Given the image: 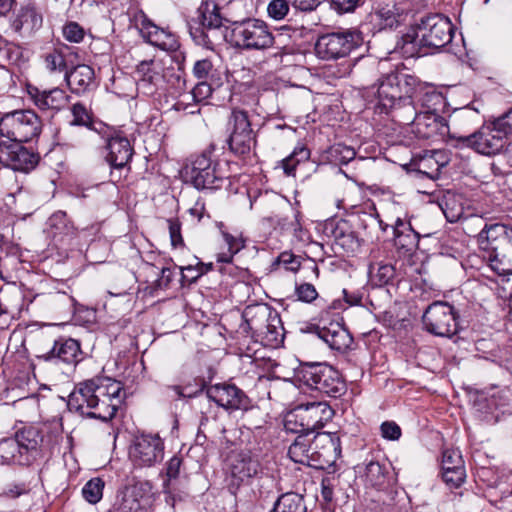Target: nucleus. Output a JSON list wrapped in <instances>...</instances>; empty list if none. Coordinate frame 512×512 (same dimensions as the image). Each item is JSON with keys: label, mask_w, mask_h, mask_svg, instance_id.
<instances>
[{"label": "nucleus", "mask_w": 512, "mask_h": 512, "mask_svg": "<svg viewBox=\"0 0 512 512\" xmlns=\"http://www.w3.org/2000/svg\"><path fill=\"white\" fill-rule=\"evenodd\" d=\"M478 114L469 107L456 109L450 116L454 131L452 139L456 148H471L479 154L496 155L505 148V153L512 152V142L506 145V139L512 134V125L508 120V112L494 121L481 126L477 131L470 133L471 127L476 123Z\"/></svg>", "instance_id": "nucleus-1"}, {"label": "nucleus", "mask_w": 512, "mask_h": 512, "mask_svg": "<svg viewBox=\"0 0 512 512\" xmlns=\"http://www.w3.org/2000/svg\"><path fill=\"white\" fill-rule=\"evenodd\" d=\"M422 90L417 77L396 72L384 76L377 87L372 86L368 89L367 94L377 97V113L389 115L392 121L399 125H410L415 121L417 114L415 98Z\"/></svg>", "instance_id": "nucleus-2"}, {"label": "nucleus", "mask_w": 512, "mask_h": 512, "mask_svg": "<svg viewBox=\"0 0 512 512\" xmlns=\"http://www.w3.org/2000/svg\"><path fill=\"white\" fill-rule=\"evenodd\" d=\"M123 394L119 381L96 377L79 383L70 393L67 406L70 411L107 422L116 415Z\"/></svg>", "instance_id": "nucleus-3"}, {"label": "nucleus", "mask_w": 512, "mask_h": 512, "mask_svg": "<svg viewBox=\"0 0 512 512\" xmlns=\"http://www.w3.org/2000/svg\"><path fill=\"white\" fill-rule=\"evenodd\" d=\"M463 229L475 235L479 248L487 254L489 266L499 275L512 274V226L488 222L480 215L463 218Z\"/></svg>", "instance_id": "nucleus-4"}, {"label": "nucleus", "mask_w": 512, "mask_h": 512, "mask_svg": "<svg viewBox=\"0 0 512 512\" xmlns=\"http://www.w3.org/2000/svg\"><path fill=\"white\" fill-rule=\"evenodd\" d=\"M454 26L441 14H430L421 18L397 42V48L405 57L427 54L425 49H440L452 41Z\"/></svg>", "instance_id": "nucleus-5"}, {"label": "nucleus", "mask_w": 512, "mask_h": 512, "mask_svg": "<svg viewBox=\"0 0 512 512\" xmlns=\"http://www.w3.org/2000/svg\"><path fill=\"white\" fill-rule=\"evenodd\" d=\"M224 38L235 48L245 51H266L277 48L286 54V46H280L268 24L258 18L234 21L226 28Z\"/></svg>", "instance_id": "nucleus-6"}, {"label": "nucleus", "mask_w": 512, "mask_h": 512, "mask_svg": "<svg viewBox=\"0 0 512 512\" xmlns=\"http://www.w3.org/2000/svg\"><path fill=\"white\" fill-rule=\"evenodd\" d=\"M184 177L196 189H220L230 177L229 164L204 151L184 167Z\"/></svg>", "instance_id": "nucleus-7"}, {"label": "nucleus", "mask_w": 512, "mask_h": 512, "mask_svg": "<svg viewBox=\"0 0 512 512\" xmlns=\"http://www.w3.org/2000/svg\"><path fill=\"white\" fill-rule=\"evenodd\" d=\"M296 379L308 388L338 398L346 391L340 373L326 363H301L295 371Z\"/></svg>", "instance_id": "nucleus-8"}, {"label": "nucleus", "mask_w": 512, "mask_h": 512, "mask_svg": "<svg viewBox=\"0 0 512 512\" xmlns=\"http://www.w3.org/2000/svg\"><path fill=\"white\" fill-rule=\"evenodd\" d=\"M42 130V121L31 109L15 110L0 119V135L8 140L29 142L38 137Z\"/></svg>", "instance_id": "nucleus-9"}, {"label": "nucleus", "mask_w": 512, "mask_h": 512, "mask_svg": "<svg viewBox=\"0 0 512 512\" xmlns=\"http://www.w3.org/2000/svg\"><path fill=\"white\" fill-rule=\"evenodd\" d=\"M362 41L361 33L357 30L326 33L318 37L315 52L322 60H338L347 57Z\"/></svg>", "instance_id": "nucleus-10"}, {"label": "nucleus", "mask_w": 512, "mask_h": 512, "mask_svg": "<svg viewBox=\"0 0 512 512\" xmlns=\"http://www.w3.org/2000/svg\"><path fill=\"white\" fill-rule=\"evenodd\" d=\"M334 415L333 409L326 402H310L298 406L289 417L294 418L299 428H291V419L287 420V428L298 433H313L323 428Z\"/></svg>", "instance_id": "nucleus-11"}, {"label": "nucleus", "mask_w": 512, "mask_h": 512, "mask_svg": "<svg viewBox=\"0 0 512 512\" xmlns=\"http://www.w3.org/2000/svg\"><path fill=\"white\" fill-rule=\"evenodd\" d=\"M425 329L439 337H452L458 331L457 314L447 302L436 301L430 304L423 314Z\"/></svg>", "instance_id": "nucleus-12"}, {"label": "nucleus", "mask_w": 512, "mask_h": 512, "mask_svg": "<svg viewBox=\"0 0 512 512\" xmlns=\"http://www.w3.org/2000/svg\"><path fill=\"white\" fill-rule=\"evenodd\" d=\"M229 132L228 145L235 155L243 156L250 153L255 135L251 128L248 113L235 108L231 111L227 122Z\"/></svg>", "instance_id": "nucleus-13"}, {"label": "nucleus", "mask_w": 512, "mask_h": 512, "mask_svg": "<svg viewBox=\"0 0 512 512\" xmlns=\"http://www.w3.org/2000/svg\"><path fill=\"white\" fill-rule=\"evenodd\" d=\"M163 457L164 442L157 434H140L133 439L129 448V459L137 468L153 467Z\"/></svg>", "instance_id": "nucleus-14"}, {"label": "nucleus", "mask_w": 512, "mask_h": 512, "mask_svg": "<svg viewBox=\"0 0 512 512\" xmlns=\"http://www.w3.org/2000/svg\"><path fill=\"white\" fill-rule=\"evenodd\" d=\"M106 162L111 167L110 177L113 183L122 179V171H130V162L134 154L129 139L121 134H115L108 138L106 143Z\"/></svg>", "instance_id": "nucleus-15"}, {"label": "nucleus", "mask_w": 512, "mask_h": 512, "mask_svg": "<svg viewBox=\"0 0 512 512\" xmlns=\"http://www.w3.org/2000/svg\"><path fill=\"white\" fill-rule=\"evenodd\" d=\"M16 140L0 141V164L15 171L27 172L38 163V156Z\"/></svg>", "instance_id": "nucleus-16"}, {"label": "nucleus", "mask_w": 512, "mask_h": 512, "mask_svg": "<svg viewBox=\"0 0 512 512\" xmlns=\"http://www.w3.org/2000/svg\"><path fill=\"white\" fill-rule=\"evenodd\" d=\"M136 26L143 39L153 46L165 51H177L180 47L176 34L168 29L157 26L145 15L137 18Z\"/></svg>", "instance_id": "nucleus-17"}, {"label": "nucleus", "mask_w": 512, "mask_h": 512, "mask_svg": "<svg viewBox=\"0 0 512 512\" xmlns=\"http://www.w3.org/2000/svg\"><path fill=\"white\" fill-rule=\"evenodd\" d=\"M261 465L250 451L232 453L228 458V472L233 485L240 486L257 476Z\"/></svg>", "instance_id": "nucleus-18"}, {"label": "nucleus", "mask_w": 512, "mask_h": 512, "mask_svg": "<svg viewBox=\"0 0 512 512\" xmlns=\"http://www.w3.org/2000/svg\"><path fill=\"white\" fill-rule=\"evenodd\" d=\"M207 397L218 406L232 410H247L250 400L246 394L234 384L218 383L206 390Z\"/></svg>", "instance_id": "nucleus-19"}, {"label": "nucleus", "mask_w": 512, "mask_h": 512, "mask_svg": "<svg viewBox=\"0 0 512 512\" xmlns=\"http://www.w3.org/2000/svg\"><path fill=\"white\" fill-rule=\"evenodd\" d=\"M410 125H415L419 133L425 138H431L435 133L441 136H447V143L453 146L455 140L452 139V134L455 131L451 122H445V119L437 116L435 113L429 111L423 114L417 111L416 119ZM458 131V129H456Z\"/></svg>", "instance_id": "nucleus-20"}, {"label": "nucleus", "mask_w": 512, "mask_h": 512, "mask_svg": "<svg viewBox=\"0 0 512 512\" xmlns=\"http://www.w3.org/2000/svg\"><path fill=\"white\" fill-rule=\"evenodd\" d=\"M27 93L33 104L40 110L60 111L70 102V95L63 89L53 88L50 90H40L36 86L28 85Z\"/></svg>", "instance_id": "nucleus-21"}, {"label": "nucleus", "mask_w": 512, "mask_h": 512, "mask_svg": "<svg viewBox=\"0 0 512 512\" xmlns=\"http://www.w3.org/2000/svg\"><path fill=\"white\" fill-rule=\"evenodd\" d=\"M315 450L313 453V462L318 465H312L313 468L323 469L325 465L334 462L340 453L339 438L330 433H318L314 436Z\"/></svg>", "instance_id": "nucleus-22"}, {"label": "nucleus", "mask_w": 512, "mask_h": 512, "mask_svg": "<svg viewBox=\"0 0 512 512\" xmlns=\"http://www.w3.org/2000/svg\"><path fill=\"white\" fill-rule=\"evenodd\" d=\"M65 80L72 93L82 95L94 88L95 72L89 65L78 64L66 70Z\"/></svg>", "instance_id": "nucleus-23"}, {"label": "nucleus", "mask_w": 512, "mask_h": 512, "mask_svg": "<svg viewBox=\"0 0 512 512\" xmlns=\"http://www.w3.org/2000/svg\"><path fill=\"white\" fill-rule=\"evenodd\" d=\"M34 301L47 311L60 315H69L74 312L75 300L64 291H50L37 294Z\"/></svg>", "instance_id": "nucleus-24"}, {"label": "nucleus", "mask_w": 512, "mask_h": 512, "mask_svg": "<svg viewBox=\"0 0 512 512\" xmlns=\"http://www.w3.org/2000/svg\"><path fill=\"white\" fill-rule=\"evenodd\" d=\"M259 318L265 321V331L262 327L258 326L255 319L246 320L251 330L260 331L265 335V338L269 342L278 343L283 339V326L279 315L275 312H271L266 308H261L259 311Z\"/></svg>", "instance_id": "nucleus-25"}, {"label": "nucleus", "mask_w": 512, "mask_h": 512, "mask_svg": "<svg viewBox=\"0 0 512 512\" xmlns=\"http://www.w3.org/2000/svg\"><path fill=\"white\" fill-rule=\"evenodd\" d=\"M80 343L72 338L59 339L52 349L44 356L45 360L57 358L60 361L76 365L81 360Z\"/></svg>", "instance_id": "nucleus-26"}, {"label": "nucleus", "mask_w": 512, "mask_h": 512, "mask_svg": "<svg viewBox=\"0 0 512 512\" xmlns=\"http://www.w3.org/2000/svg\"><path fill=\"white\" fill-rule=\"evenodd\" d=\"M315 450L314 438H309L308 433H300L290 445L288 455L295 463L307 465H318L313 462V451Z\"/></svg>", "instance_id": "nucleus-27"}, {"label": "nucleus", "mask_w": 512, "mask_h": 512, "mask_svg": "<svg viewBox=\"0 0 512 512\" xmlns=\"http://www.w3.org/2000/svg\"><path fill=\"white\" fill-rule=\"evenodd\" d=\"M42 25V15L32 5L22 7L12 22L17 33L31 34Z\"/></svg>", "instance_id": "nucleus-28"}, {"label": "nucleus", "mask_w": 512, "mask_h": 512, "mask_svg": "<svg viewBox=\"0 0 512 512\" xmlns=\"http://www.w3.org/2000/svg\"><path fill=\"white\" fill-rule=\"evenodd\" d=\"M219 10L216 4H202L197 10L198 18L196 23L220 38L223 34L221 32L222 17Z\"/></svg>", "instance_id": "nucleus-29"}, {"label": "nucleus", "mask_w": 512, "mask_h": 512, "mask_svg": "<svg viewBox=\"0 0 512 512\" xmlns=\"http://www.w3.org/2000/svg\"><path fill=\"white\" fill-rule=\"evenodd\" d=\"M420 235L413 230L411 225H406L400 218L394 226V244L398 249L411 252L418 247Z\"/></svg>", "instance_id": "nucleus-30"}, {"label": "nucleus", "mask_w": 512, "mask_h": 512, "mask_svg": "<svg viewBox=\"0 0 512 512\" xmlns=\"http://www.w3.org/2000/svg\"><path fill=\"white\" fill-rule=\"evenodd\" d=\"M318 336L321 338L331 349L342 351L349 347L351 338L347 330L340 325H331L330 327H323L318 330Z\"/></svg>", "instance_id": "nucleus-31"}, {"label": "nucleus", "mask_w": 512, "mask_h": 512, "mask_svg": "<svg viewBox=\"0 0 512 512\" xmlns=\"http://www.w3.org/2000/svg\"><path fill=\"white\" fill-rule=\"evenodd\" d=\"M271 512H307L302 495L294 492L282 494Z\"/></svg>", "instance_id": "nucleus-32"}, {"label": "nucleus", "mask_w": 512, "mask_h": 512, "mask_svg": "<svg viewBox=\"0 0 512 512\" xmlns=\"http://www.w3.org/2000/svg\"><path fill=\"white\" fill-rule=\"evenodd\" d=\"M25 451L15 438H7L0 441V457L4 463L22 464Z\"/></svg>", "instance_id": "nucleus-33"}, {"label": "nucleus", "mask_w": 512, "mask_h": 512, "mask_svg": "<svg viewBox=\"0 0 512 512\" xmlns=\"http://www.w3.org/2000/svg\"><path fill=\"white\" fill-rule=\"evenodd\" d=\"M371 281L378 286L389 284L395 277V268L392 264L377 262L369 265Z\"/></svg>", "instance_id": "nucleus-34"}, {"label": "nucleus", "mask_w": 512, "mask_h": 512, "mask_svg": "<svg viewBox=\"0 0 512 512\" xmlns=\"http://www.w3.org/2000/svg\"><path fill=\"white\" fill-rule=\"evenodd\" d=\"M388 470L386 465L378 461H369L365 468L366 482L375 488L383 487L387 482Z\"/></svg>", "instance_id": "nucleus-35"}, {"label": "nucleus", "mask_w": 512, "mask_h": 512, "mask_svg": "<svg viewBox=\"0 0 512 512\" xmlns=\"http://www.w3.org/2000/svg\"><path fill=\"white\" fill-rule=\"evenodd\" d=\"M69 51L68 47H61L59 49H54L52 52L47 53L44 57L45 67L51 72H65L69 69L67 62V52Z\"/></svg>", "instance_id": "nucleus-36"}, {"label": "nucleus", "mask_w": 512, "mask_h": 512, "mask_svg": "<svg viewBox=\"0 0 512 512\" xmlns=\"http://www.w3.org/2000/svg\"><path fill=\"white\" fill-rule=\"evenodd\" d=\"M14 438L23 448L25 453L29 450H35L43 440L40 431L33 426L22 428L16 433Z\"/></svg>", "instance_id": "nucleus-37"}, {"label": "nucleus", "mask_w": 512, "mask_h": 512, "mask_svg": "<svg viewBox=\"0 0 512 512\" xmlns=\"http://www.w3.org/2000/svg\"><path fill=\"white\" fill-rule=\"evenodd\" d=\"M310 150L304 144L297 145L293 152L282 160L284 173L288 176L293 175L298 164L308 161Z\"/></svg>", "instance_id": "nucleus-38"}, {"label": "nucleus", "mask_w": 512, "mask_h": 512, "mask_svg": "<svg viewBox=\"0 0 512 512\" xmlns=\"http://www.w3.org/2000/svg\"><path fill=\"white\" fill-rule=\"evenodd\" d=\"M407 9L399 7L397 5H386L381 7L377 14L382 20L384 28L397 27L403 20Z\"/></svg>", "instance_id": "nucleus-39"}, {"label": "nucleus", "mask_w": 512, "mask_h": 512, "mask_svg": "<svg viewBox=\"0 0 512 512\" xmlns=\"http://www.w3.org/2000/svg\"><path fill=\"white\" fill-rule=\"evenodd\" d=\"M128 496L134 498L144 508L152 495V484L149 481H136L126 486Z\"/></svg>", "instance_id": "nucleus-40"}, {"label": "nucleus", "mask_w": 512, "mask_h": 512, "mask_svg": "<svg viewBox=\"0 0 512 512\" xmlns=\"http://www.w3.org/2000/svg\"><path fill=\"white\" fill-rule=\"evenodd\" d=\"M223 84L222 79L200 80L192 90L193 99L201 102L211 96L213 91Z\"/></svg>", "instance_id": "nucleus-41"}, {"label": "nucleus", "mask_w": 512, "mask_h": 512, "mask_svg": "<svg viewBox=\"0 0 512 512\" xmlns=\"http://www.w3.org/2000/svg\"><path fill=\"white\" fill-rule=\"evenodd\" d=\"M300 266V257L294 255L292 252L284 251L273 261L271 271H277L283 267L286 271L297 272Z\"/></svg>", "instance_id": "nucleus-42"}, {"label": "nucleus", "mask_w": 512, "mask_h": 512, "mask_svg": "<svg viewBox=\"0 0 512 512\" xmlns=\"http://www.w3.org/2000/svg\"><path fill=\"white\" fill-rule=\"evenodd\" d=\"M192 72L198 80L221 79L220 73L214 69L212 62L209 59L196 61Z\"/></svg>", "instance_id": "nucleus-43"}, {"label": "nucleus", "mask_w": 512, "mask_h": 512, "mask_svg": "<svg viewBox=\"0 0 512 512\" xmlns=\"http://www.w3.org/2000/svg\"><path fill=\"white\" fill-rule=\"evenodd\" d=\"M104 481L100 478H92L82 489V495L91 504L98 503L103 495Z\"/></svg>", "instance_id": "nucleus-44"}, {"label": "nucleus", "mask_w": 512, "mask_h": 512, "mask_svg": "<svg viewBox=\"0 0 512 512\" xmlns=\"http://www.w3.org/2000/svg\"><path fill=\"white\" fill-rule=\"evenodd\" d=\"M71 112L73 115V120L70 123L71 125L85 126L88 128L92 126V116L84 104H74L71 108Z\"/></svg>", "instance_id": "nucleus-45"}, {"label": "nucleus", "mask_w": 512, "mask_h": 512, "mask_svg": "<svg viewBox=\"0 0 512 512\" xmlns=\"http://www.w3.org/2000/svg\"><path fill=\"white\" fill-rule=\"evenodd\" d=\"M189 30L191 37L199 45L211 47L215 44L216 41L219 40V37H217V35L208 32V30L204 29V27L200 25L198 27L190 25Z\"/></svg>", "instance_id": "nucleus-46"}, {"label": "nucleus", "mask_w": 512, "mask_h": 512, "mask_svg": "<svg viewBox=\"0 0 512 512\" xmlns=\"http://www.w3.org/2000/svg\"><path fill=\"white\" fill-rule=\"evenodd\" d=\"M442 478H443L444 482L451 488L460 487L464 483L465 478H466L465 466L464 467L456 466V468H454V469L450 468L448 470H443Z\"/></svg>", "instance_id": "nucleus-47"}, {"label": "nucleus", "mask_w": 512, "mask_h": 512, "mask_svg": "<svg viewBox=\"0 0 512 512\" xmlns=\"http://www.w3.org/2000/svg\"><path fill=\"white\" fill-rule=\"evenodd\" d=\"M290 0H271L267 7L268 16L274 20H282L289 13Z\"/></svg>", "instance_id": "nucleus-48"}, {"label": "nucleus", "mask_w": 512, "mask_h": 512, "mask_svg": "<svg viewBox=\"0 0 512 512\" xmlns=\"http://www.w3.org/2000/svg\"><path fill=\"white\" fill-rule=\"evenodd\" d=\"M295 295L297 300L304 303H312L318 298V292L315 286L307 282L295 285Z\"/></svg>", "instance_id": "nucleus-49"}, {"label": "nucleus", "mask_w": 512, "mask_h": 512, "mask_svg": "<svg viewBox=\"0 0 512 512\" xmlns=\"http://www.w3.org/2000/svg\"><path fill=\"white\" fill-rule=\"evenodd\" d=\"M458 467H464V461L459 450L456 449H445L442 453L441 468L448 470Z\"/></svg>", "instance_id": "nucleus-50"}, {"label": "nucleus", "mask_w": 512, "mask_h": 512, "mask_svg": "<svg viewBox=\"0 0 512 512\" xmlns=\"http://www.w3.org/2000/svg\"><path fill=\"white\" fill-rule=\"evenodd\" d=\"M202 267L204 265L201 261H197L195 265L189 264L185 267H180L182 282L188 284L196 282L203 275Z\"/></svg>", "instance_id": "nucleus-51"}, {"label": "nucleus", "mask_w": 512, "mask_h": 512, "mask_svg": "<svg viewBox=\"0 0 512 512\" xmlns=\"http://www.w3.org/2000/svg\"><path fill=\"white\" fill-rule=\"evenodd\" d=\"M443 213L447 219V221L451 223H455L458 221L463 222V218L466 217L464 215V210L462 205H455L452 199H446L444 207L442 208Z\"/></svg>", "instance_id": "nucleus-52"}, {"label": "nucleus", "mask_w": 512, "mask_h": 512, "mask_svg": "<svg viewBox=\"0 0 512 512\" xmlns=\"http://www.w3.org/2000/svg\"><path fill=\"white\" fill-rule=\"evenodd\" d=\"M142 508L137 500L128 496L126 489L123 490L121 499L115 504L116 512H138Z\"/></svg>", "instance_id": "nucleus-53"}, {"label": "nucleus", "mask_w": 512, "mask_h": 512, "mask_svg": "<svg viewBox=\"0 0 512 512\" xmlns=\"http://www.w3.org/2000/svg\"><path fill=\"white\" fill-rule=\"evenodd\" d=\"M63 36L69 42L79 43L84 39L85 31L76 22H69L63 27Z\"/></svg>", "instance_id": "nucleus-54"}, {"label": "nucleus", "mask_w": 512, "mask_h": 512, "mask_svg": "<svg viewBox=\"0 0 512 512\" xmlns=\"http://www.w3.org/2000/svg\"><path fill=\"white\" fill-rule=\"evenodd\" d=\"M381 436L384 439L396 441L401 437V428L394 421H385L380 426Z\"/></svg>", "instance_id": "nucleus-55"}, {"label": "nucleus", "mask_w": 512, "mask_h": 512, "mask_svg": "<svg viewBox=\"0 0 512 512\" xmlns=\"http://www.w3.org/2000/svg\"><path fill=\"white\" fill-rule=\"evenodd\" d=\"M168 229L173 247L184 246V241L181 235V224L178 219H168Z\"/></svg>", "instance_id": "nucleus-56"}, {"label": "nucleus", "mask_w": 512, "mask_h": 512, "mask_svg": "<svg viewBox=\"0 0 512 512\" xmlns=\"http://www.w3.org/2000/svg\"><path fill=\"white\" fill-rule=\"evenodd\" d=\"M442 101V95L435 90H429L422 94L421 102L427 111L436 110L435 106L440 104Z\"/></svg>", "instance_id": "nucleus-57"}, {"label": "nucleus", "mask_w": 512, "mask_h": 512, "mask_svg": "<svg viewBox=\"0 0 512 512\" xmlns=\"http://www.w3.org/2000/svg\"><path fill=\"white\" fill-rule=\"evenodd\" d=\"M418 171L433 179L439 173V165L433 159H423L418 164Z\"/></svg>", "instance_id": "nucleus-58"}, {"label": "nucleus", "mask_w": 512, "mask_h": 512, "mask_svg": "<svg viewBox=\"0 0 512 512\" xmlns=\"http://www.w3.org/2000/svg\"><path fill=\"white\" fill-rule=\"evenodd\" d=\"M154 64L153 60L142 61L137 66V73L142 76L143 81H147L149 83L154 82V77L156 73L152 70V66Z\"/></svg>", "instance_id": "nucleus-59"}, {"label": "nucleus", "mask_w": 512, "mask_h": 512, "mask_svg": "<svg viewBox=\"0 0 512 512\" xmlns=\"http://www.w3.org/2000/svg\"><path fill=\"white\" fill-rule=\"evenodd\" d=\"M182 458L174 455L166 464V475L169 480L176 479L180 473Z\"/></svg>", "instance_id": "nucleus-60"}, {"label": "nucleus", "mask_w": 512, "mask_h": 512, "mask_svg": "<svg viewBox=\"0 0 512 512\" xmlns=\"http://www.w3.org/2000/svg\"><path fill=\"white\" fill-rule=\"evenodd\" d=\"M362 0H331L333 7L339 12H352Z\"/></svg>", "instance_id": "nucleus-61"}, {"label": "nucleus", "mask_w": 512, "mask_h": 512, "mask_svg": "<svg viewBox=\"0 0 512 512\" xmlns=\"http://www.w3.org/2000/svg\"><path fill=\"white\" fill-rule=\"evenodd\" d=\"M228 245V253H221L217 257L218 262H221L222 264L232 263L233 255L240 249V246L235 240H228Z\"/></svg>", "instance_id": "nucleus-62"}, {"label": "nucleus", "mask_w": 512, "mask_h": 512, "mask_svg": "<svg viewBox=\"0 0 512 512\" xmlns=\"http://www.w3.org/2000/svg\"><path fill=\"white\" fill-rule=\"evenodd\" d=\"M291 5L301 11H312L316 9L322 0H290Z\"/></svg>", "instance_id": "nucleus-63"}, {"label": "nucleus", "mask_w": 512, "mask_h": 512, "mask_svg": "<svg viewBox=\"0 0 512 512\" xmlns=\"http://www.w3.org/2000/svg\"><path fill=\"white\" fill-rule=\"evenodd\" d=\"M173 272L168 267H163L161 269V276L155 281V286L157 288H166L169 286L170 282L172 281Z\"/></svg>", "instance_id": "nucleus-64"}]
</instances>
